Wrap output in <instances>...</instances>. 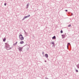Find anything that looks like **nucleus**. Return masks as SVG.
<instances>
[{
	"label": "nucleus",
	"instance_id": "7",
	"mask_svg": "<svg viewBox=\"0 0 79 79\" xmlns=\"http://www.w3.org/2000/svg\"><path fill=\"white\" fill-rule=\"evenodd\" d=\"M52 39H56V36H54L52 37Z\"/></svg>",
	"mask_w": 79,
	"mask_h": 79
},
{
	"label": "nucleus",
	"instance_id": "23",
	"mask_svg": "<svg viewBox=\"0 0 79 79\" xmlns=\"http://www.w3.org/2000/svg\"><path fill=\"white\" fill-rule=\"evenodd\" d=\"M73 15V13H72V15Z\"/></svg>",
	"mask_w": 79,
	"mask_h": 79
},
{
	"label": "nucleus",
	"instance_id": "16",
	"mask_svg": "<svg viewBox=\"0 0 79 79\" xmlns=\"http://www.w3.org/2000/svg\"><path fill=\"white\" fill-rule=\"evenodd\" d=\"M71 24H69L68 26V27H71Z\"/></svg>",
	"mask_w": 79,
	"mask_h": 79
},
{
	"label": "nucleus",
	"instance_id": "6",
	"mask_svg": "<svg viewBox=\"0 0 79 79\" xmlns=\"http://www.w3.org/2000/svg\"><path fill=\"white\" fill-rule=\"evenodd\" d=\"M29 3L27 4V7H26V8H29Z\"/></svg>",
	"mask_w": 79,
	"mask_h": 79
},
{
	"label": "nucleus",
	"instance_id": "8",
	"mask_svg": "<svg viewBox=\"0 0 79 79\" xmlns=\"http://www.w3.org/2000/svg\"><path fill=\"white\" fill-rule=\"evenodd\" d=\"M25 17L26 18H29V17H30V15H28L25 16Z\"/></svg>",
	"mask_w": 79,
	"mask_h": 79
},
{
	"label": "nucleus",
	"instance_id": "15",
	"mask_svg": "<svg viewBox=\"0 0 79 79\" xmlns=\"http://www.w3.org/2000/svg\"><path fill=\"white\" fill-rule=\"evenodd\" d=\"M75 71H76V72L77 73H78V70H77L76 69Z\"/></svg>",
	"mask_w": 79,
	"mask_h": 79
},
{
	"label": "nucleus",
	"instance_id": "3",
	"mask_svg": "<svg viewBox=\"0 0 79 79\" xmlns=\"http://www.w3.org/2000/svg\"><path fill=\"white\" fill-rule=\"evenodd\" d=\"M19 47V48H18L19 51L20 52H22L23 51L22 50H23V47Z\"/></svg>",
	"mask_w": 79,
	"mask_h": 79
},
{
	"label": "nucleus",
	"instance_id": "19",
	"mask_svg": "<svg viewBox=\"0 0 79 79\" xmlns=\"http://www.w3.org/2000/svg\"><path fill=\"white\" fill-rule=\"evenodd\" d=\"M44 52H42V54H43V55H44Z\"/></svg>",
	"mask_w": 79,
	"mask_h": 79
},
{
	"label": "nucleus",
	"instance_id": "5",
	"mask_svg": "<svg viewBox=\"0 0 79 79\" xmlns=\"http://www.w3.org/2000/svg\"><path fill=\"white\" fill-rule=\"evenodd\" d=\"M45 56L46 58H48V54H45Z\"/></svg>",
	"mask_w": 79,
	"mask_h": 79
},
{
	"label": "nucleus",
	"instance_id": "4",
	"mask_svg": "<svg viewBox=\"0 0 79 79\" xmlns=\"http://www.w3.org/2000/svg\"><path fill=\"white\" fill-rule=\"evenodd\" d=\"M17 44H18V41L16 42V43L14 44H13V45H14V46H15V45H16Z\"/></svg>",
	"mask_w": 79,
	"mask_h": 79
},
{
	"label": "nucleus",
	"instance_id": "17",
	"mask_svg": "<svg viewBox=\"0 0 79 79\" xmlns=\"http://www.w3.org/2000/svg\"><path fill=\"white\" fill-rule=\"evenodd\" d=\"M63 31L62 30H61L60 31V33H63Z\"/></svg>",
	"mask_w": 79,
	"mask_h": 79
},
{
	"label": "nucleus",
	"instance_id": "1",
	"mask_svg": "<svg viewBox=\"0 0 79 79\" xmlns=\"http://www.w3.org/2000/svg\"><path fill=\"white\" fill-rule=\"evenodd\" d=\"M5 48H6V50H10L11 48H10V45L7 43H5Z\"/></svg>",
	"mask_w": 79,
	"mask_h": 79
},
{
	"label": "nucleus",
	"instance_id": "24",
	"mask_svg": "<svg viewBox=\"0 0 79 79\" xmlns=\"http://www.w3.org/2000/svg\"><path fill=\"white\" fill-rule=\"evenodd\" d=\"M27 34V33H25V34Z\"/></svg>",
	"mask_w": 79,
	"mask_h": 79
},
{
	"label": "nucleus",
	"instance_id": "11",
	"mask_svg": "<svg viewBox=\"0 0 79 79\" xmlns=\"http://www.w3.org/2000/svg\"><path fill=\"white\" fill-rule=\"evenodd\" d=\"M23 43H24V41H21V42L20 43V44H23Z\"/></svg>",
	"mask_w": 79,
	"mask_h": 79
},
{
	"label": "nucleus",
	"instance_id": "20",
	"mask_svg": "<svg viewBox=\"0 0 79 79\" xmlns=\"http://www.w3.org/2000/svg\"><path fill=\"white\" fill-rule=\"evenodd\" d=\"M24 32L25 33H27V32H26V31H25V30H24Z\"/></svg>",
	"mask_w": 79,
	"mask_h": 79
},
{
	"label": "nucleus",
	"instance_id": "14",
	"mask_svg": "<svg viewBox=\"0 0 79 79\" xmlns=\"http://www.w3.org/2000/svg\"><path fill=\"white\" fill-rule=\"evenodd\" d=\"M52 44V45H54L55 44V43H54V42H52L51 43Z\"/></svg>",
	"mask_w": 79,
	"mask_h": 79
},
{
	"label": "nucleus",
	"instance_id": "10",
	"mask_svg": "<svg viewBox=\"0 0 79 79\" xmlns=\"http://www.w3.org/2000/svg\"><path fill=\"white\" fill-rule=\"evenodd\" d=\"M64 35H61V36H62V37H62V39H64Z\"/></svg>",
	"mask_w": 79,
	"mask_h": 79
},
{
	"label": "nucleus",
	"instance_id": "9",
	"mask_svg": "<svg viewBox=\"0 0 79 79\" xmlns=\"http://www.w3.org/2000/svg\"><path fill=\"white\" fill-rule=\"evenodd\" d=\"M26 16H25L23 19L22 21H23V20H24V19H26Z\"/></svg>",
	"mask_w": 79,
	"mask_h": 79
},
{
	"label": "nucleus",
	"instance_id": "22",
	"mask_svg": "<svg viewBox=\"0 0 79 79\" xmlns=\"http://www.w3.org/2000/svg\"><path fill=\"white\" fill-rule=\"evenodd\" d=\"M65 11H66H66H68V10H65Z\"/></svg>",
	"mask_w": 79,
	"mask_h": 79
},
{
	"label": "nucleus",
	"instance_id": "21",
	"mask_svg": "<svg viewBox=\"0 0 79 79\" xmlns=\"http://www.w3.org/2000/svg\"><path fill=\"white\" fill-rule=\"evenodd\" d=\"M44 62H47V60H45L44 61Z\"/></svg>",
	"mask_w": 79,
	"mask_h": 79
},
{
	"label": "nucleus",
	"instance_id": "12",
	"mask_svg": "<svg viewBox=\"0 0 79 79\" xmlns=\"http://www.w3.org/2000/svg\"><path fill=\"white\" fill-rule=\"evenodd\" d=\"M3 42H5L6 41V38H4V39L3 40Z\"/></svg>",
	"mask_w": 79,
	"mask_h": 79
},
{
	"label": "nucleus",
	"instance_id": "13",
	"mask_svg": "<svg viewBox=\"0 0 79 79\" xmlns=\"http://www.w3.org/2000/svg\"><path fill=\"white\" fill-rule=\"evenodd\" d=\"M68 45H70V43H68V45L67 46V48H68Z\"/></svg>",
	"mask_w": 79,
	"mask_h": 79
},
{
	"label": "nucleus",
	"instance_id": "18",
	"mask_svg": "<svg viewBox=\"0 0 79 79\" xmlns=\"http://www.w3.org/2000/svg\"><path fill=\"white\" fill-rule=\"evenodd\" d=\"M4 5H5V6H6V3H5Z\"/></svg>",
	"mask_w": 79,
	"mask_h": 79
},
{
	"label": "nucleus",
	"instance_id": "2",
	"mask_svg": "<svg viewBox=\"0 0 79 79\" xmlns=\"http://www.w3.org/2000/svg\"><path fill=\"white\" fill-rule=\"evenodd\" d=\"M19 39L21 40H24V37L23 36V35L20 34L19 36Z\"/></svg>",
	"mask_w": 79,
	"mask_h": 79
}]
</instances>
